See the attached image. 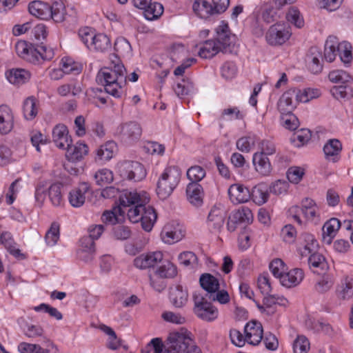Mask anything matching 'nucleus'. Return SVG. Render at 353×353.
Instances as JSON below:
<instances>
[{
  "label": "nucleus",
  "mask_w": 353,
  "mask_h": 353,
  "mask_svg": "<svg viewBox=\"0 0 353 353\" xmlns=\"http://www.w3.org/2000/svg\"><path fill=\"white\" fill-rule=\"evenodd\" d=\"M0 242L8 252L19 259H24L26 255L21 252V250L16 248V243L10 232H3L0 236Z\"/></svg>",
  "instance_id": "cd10ccee"
},
{
  "label": "nucleus",
  "mask_w": 353,
  "mask_h": 353,
  "mask_svg": "<svg viewBox=\"0 0 353 353\" xmlns=\"http://www.w3.org/2000/svg\"><path fill=\"white\" fill-rule=\"evenodd\" d=\"M150 196L145 192L123 190L119 196V206L114 208V211H105L102 214V220L105 223H114L117 216L125 213L132 223L141 221L142 228L150 232L157 219V214L154 209L148 205Z\"/></svg>",
  "instance_id": "f257e3e1"
},
{
  "label": "nucleus",
  "mask_w": 353,
  "mask_h": 353,
  "mask_svg": "<svg viewBox=\"0 0 353 353\" xmlns=\"http://www.w3.org/2000/svg\"><path fill=\"white\" fill-rule=\"evenodd\" d=\"M334 285L331 276L326 275L322 277L315 285V290L319 293H325L330 290Z\"/></svg>",
  "instance_id": "69168bd1"
},
{
  "label": "nucleus",
  "mask_w": 353,
  "mask_h": 353,
  "mask_svg": "<svg viewBox=\"0 0 353 353\" xmlns=\"http://www.w3.org/2000/svg\"><path fill=\"white\" fill-rule=\"evenodd\" d=\"M311 139V132L308 129H301L291 137V142L297 148L306 144Z\"/></svg>",
  "instance_id": "de8ad7c7"
},
{
  "label": "nucleus",
  "mask_w": 353,
  "mask_h": 353,
  "mask_svg": "<svg viewBox=\"0 0 353 353\" xmlns=\"http://www.w3.org/2000/svg\"><path fill=\"white\" fill-rule=\"evenodd\" d=\"M341 228V222L336 218H332L326 221L323 226V237L324 241L330 244L332 239L336 236Z\"/></svg>",
  "instance_id": "7c9ffc66"
},
{
  "label": "nucleus",
  "mask_w": 353,
  "mask_h": 353,
  "mask_svg": "<svg viewBox=\"0 0 353 353\" xmlns=\"http://www.w3.org/2000/svg\"><path fill=\"white\" fill-rule=\"evenodd\" d=\"M192 9L194 12L201 19H208L216 14L212 5L206 0H196L193 3Z\"/></svg>",
  "instance_id": "473e14b6"
},
{
  "label": "nucleus",
  "mask_w": 353,
  "mask_h": 353,
  "mask_svg": "<svg viewBox=\"0 0 353 353\" xmlns=\"http://www.w3.org/2000/svg\"><path fill=\"white\" fill-rule=\"evenodd\" d=\"M295 95L296 94L294 91H288L283 93L279 101V106L281 108H296V104L297 103H296L295 101H294V98L295 97Z\"/></svg>",
  "instance_id": "13d9d810"
},
{
  "label": "nucleus",
  "mask_w": 353,
  "mask_h": 353,
  "mask_svg": "<svg viewBox=\"0 0 353 353\" xmlns=\"http://www.w3.org/2000/svg\"><path fill=\"white\" fill-rule=\"evenodd\" d=\"M117 148V143L113 141H109L101 145L95 150V161L104 163L110 161L116 152Z\"/></svg>",
  "instance_id": "6ab92c4d"
},
{
  "label": "nucleus",
  "mask_w": 353,
  "mask_h": 353,
  "mask_svg": "<svg viewBox=\"0 0 353 353\" xmlns=\"http://www.w3.org/2000/svg\"><path fill=\"white\" fill-rule=\"evenodd\" d=\"M49 12V19L55 23H61L65 19V8L61 0H56L50 6Z\"/></svg>",
  "instance_id": "e433bc0d"
},
{
  "label": "nucleus",
  "mask_w": 353,
  "mask_h": 353,
  "mask_svg": "<svg viewBox=\"0 0 353 353\" xmlns=\"http://www.w3.org/2000/svg\"><path fill=\"white\" fill-rule=\"evenodd\" d=\"M269 188L265 183H259L252 189L250 199L258 205L266 203L269 199Z\"/></svg>",
  "instance_id": "c756f323"
},
{
  "label": "nucleus",
  "mask_w": 353,
  "mask_h": 353,
  "mask_svg": "<svg viewBox=\"0 0 353 353\" xmlns=\"http://www.w3.org/2000/svg\"><path fill=\"white\" fill-rule=\"evenodd\" d=\"M221 73L222 77L225 79H232L237 73V68L234 62L226 61L221 68Z\"/></svg>",
  "instance_id": "052dcab7"
},
{
  "label": "nucleus",
  "mask_w": 353,
  "mask_h": 353,
  "mask_svg": "<svg viewBox=\"0 0 353 353\" xmlns=\"http://www.w3.org/2000/svg\"><path fill=\"white\" fill-rule=\"evenodd\" d=\"M300 210L307 221L315 223L319 222L320 217L319 208L313 199L310 198L303 199Z\"/></svg>",
  "instance_id": "4be33fe9"
},
{
  "label": "nucleus",
  "mask_w": 353,
  "mask_h": 353,
  "mask_svg": "<svg viewBox=\"0 0 353 353\" xmlns=\"http://www.w3.org/2000/svg\"><path fill=\"white\" fill-rule=\"evenodd\" d=\"M163 259L161 252H153L141 254L134 260V265L139 269H146L154 267Z\"/></svg>",
  "instance_id": "4468645a"
},
{
  "label": "nucleus",
  "mask_w": 353,
  "mask_h": 353,
  "mask_svg": "<svg viewBox=\"0 0 353 353\" xmlns=\"http://www.w3.org/2000/svg\"><path fill=\"white\" fill-rule=\"evenodd\" d=\"M295 95V102L307 103L309 101L320 96V91L318 89L305 88L299 90Z\"/></svg>",
  "instance_id": "79ce46f5"
},
{
  "label": "nucleus",
  "mask_w": 353,
  "mask_h": 353,
  "mask_svg": "<svg viewBox=\"0 0 353 353\" xmlns=\"http://www.w3.org/2000/svg\"><path fill=\"white\" fill-rule=\"evenodd\" d=\"M339 41L336 37H327L324 49V57L328 62H332L338 55Z\"/></svg>",
  "instance_id": "4c0bfd02"
},
{
  "label": "nucleus",
  "mask_w": 353,
  "mask_h": 353,
  "mask_svg": "<svg viewBox=\"0 0 353 353\" xmlns=\"http://www.w3.org/2000/svg\"><path fill=\"white\" fill-rule=\"evenodd\" d=\"M336 296L339 299L345 300L353 296V278H343L336 289Z\"/></svg>",
  "instance_id": "f704fd0d"
},
{
  "label": "nucleus",
  "mask_w": 353,
  "mask_h": 353,
  "mask_svg": "<svg viewBox=\"0 0 353 353\" xmlns=\"http://www.w3.org/2000/svg\"><path fill=\"white\" fill-rule=\"evenodd\" d=\"M163 353H202L187 330L172 332L165 341Z\"/></svg>",
  "instance_id": "20e7f679"
},
{
  "label": "nucleus",
  "mask_w": 353,
  "mask_h": 353,
  "mask_svg": "<svg viewBox=\"0 0 353 353\" xmlns=\"http://www.w3.org/2000/svg\"><path fill=\"white\" fill-rule=\"evenodd\" d=\"M6 77L10 83L20 85L28 81L31 77V74L25 69L12 68L6 72Z\"/></svg>",
  "instance_id": "c85d7f7f"
},
{
  "label": "nucleus",
  "mask_w": 353,
  "mask_h": 353,
  "mask_svg": "<svg viewBox=\"0 0 353 353\" xmlns=\"http://www.w3.org/2000/svg\"><path fill=\"white\" fill-rule=\"evenodd\" d=\"M62 188L61 183H56L52 184L48 189V198L51 203L55 207L61 205L63 201L61 193Z\"/></svg>",
  "instance_id": "ea45409f"
},
{
  "label": "nucleus",
  "mask_w": 353,
  "mask_h": 353,
  "mask_svg": "<svg viewBox=\"0 0 353 353\" xmlns=\"http://www.w3.org/2000/svg\"><path fill=\"white\" fill-rule=\"evenodd\" d=\"M328 78L330 81L341 85L352 83V77L345 70H335L330 72Z\"/></svg>",
  "instance_id": "37998d69"
},
{
  "label": "nucleus",
  "mask_w": 353,
  "mask_h": 353,
  "mask_svg": "<svg viewBox=\"0 0 353 353\" xmlns=\"http://www.w3.org/2000/svg\"><path fill=\"white\" fill-rule=\"evenodd\" d=\"M186 194L188 200L195 206L203 203V190L199 183H190L187 185Z\"/></svg>",
  "instance_id": "bb28decb"
},
{
  "label": "nucleus",
  "mask_w": 353,
  "mask_h": 353,
  "mask_svg": "<svg viewBox=\"0 0 353 353\" xmlns=\"http://www.w3.org/2000/svg\"><path fill=\"white\" fill-rule=\"evenodd\" d=\"M117 172L123 179L139 181L146 176L144 166L137 161H124L117 165Z\"/></svg>",
  "instance_id": "6e6552de"
},
{
  "label": "nucleus",
  "mask_w": 353,
  "mask_h": 353,
  "mask_svg": "<svg viewBox=\"0 0 353 353\" xmlns=\"http://www.w3.org/2000/svg\"><path fill=\"white\" fill-rule=\"evenodd\" d=\"M199 283L201 288L211 294H214L220 286L218 279L209 273L202 274Z\"/></svg>",
  "instance_id": "c9c22d12"
},
{
  "label": "nucleus",
  "mask_w": 353,
  "mask_h": 353,
  "mask_svg": "<svg viewBox=\"0 0 353 353\" xmlns=\"http://www.w3.org/2000/svg\"><path fill=\"white\" fill-rule=\"evenodd\" d=\"M305 174L304 169L301 167H290L287 171V177L290 182L297 184Z\"/></svg>",
  "instance_id": "680f3d73"
},
{
  "label": "nucleus",
  "mask_w": 353,
  "mask_h": 353,
  "mask_svg": "<svg viewBox=\"0 0 353 353\" xmlns=\"http://www.w3.org/2000/svg\"><path fill=\"white\" fill-rule=\"evenodd\" d=\"M61 64L65 74H78L82 70L81 65L69 57L62 58Z\"/></svg>",
  "instance_id": "49530a36"
},
{
  "label": "nucleus",
  "mask_w": 353,
  "mask_h": 353,
  "mask_svg": "<svg viewBox=\"0 0 353 353\" xmlns=\"http://www.w3.org/2000/svg\"><path fill=\"white\" fill-rule=\"evenodd\" d=\"M181 173L175 166L166 168L160 175L157 182V194L164 200L168 198L177 187L181 180Z\"/></svg>",
  "instance_id": "39448f33"
},
{
  "label": "nucleus",
  "mask_w": 353,
  "mask_h": 353,
  "mask_svg": "<svg viewBox=\"0 0 353 353\" xmlns=\"http://www.w3.org/2000/svg\"><path fill=\"white\" fill-rule=\"evenodd\" d=\"M193 301V312L198 318L208 322L213 321L218 318V309L208 301L203 295L200 293H194Z\"/></svg>",
  "instance_id": "0eeeda50"
},
{
  "label": "nucleus",
  "mask_w": 353,
  "mask_h": 353,
  "mask_svg": "<svg viewBox=\"0 0 353 353\" xmlns=\"http://www.w3.org/2000/svg\"><path fill=\"white\" fill-rule=\"evenodd\" d=\"M226 216L225 210L221 205H214L210 210L207 223L212 232H219L223 228Z\"/></svg>",
  "instance_id": "f8f14e48"
},
{
  "label": "nucleus",
  "mask_w": 353,
  "mask_h": 353,
  "mask_svg": "<svg viewBox=\"0 0 353 353\" xmlns=\"http://www.w3.org/2000/svg\"><path fill=\"white\" fill-rule=\"evenodd\" d=\"M114 49L121 56H129L131 54L132 47L129 41L124 37H119L114 42Z\"/></svg>",
  "instance_id": "09e8293b"
},
{
  "label": "nucleus",
  "mask_w": 353,
  "mask_h": 353,
  "mask_svg": "<svg viewBox=\"0 0 353 353\" xmlns=\"http://www.w3.org/2000/svg\"><path fill=\"white\" fill-rule=\"evenodd\" d=\"M281 125L289 130H295L299 126V121L292 112H283L281 116Z\"/></svg>",
  "instance_id": "a18cd8bd"
},
{
  "label": "nucleus",
  "mask_w": 353,
  "mask_h": 353,
  "mask_svg": "<svg viewBox=\"0 0 353 353\" xmlns=\"http://www.w3.org/2000/svg\"><path fill=\"white\" fill-rule=\"evenodd\" d=\"M231 215L233 216V220L238 221L239 223H249L252 221L253 217L251 210L245 207L234 211Z\"/></svg>",
  "instance_id": "3c124183"
},
{
  "label": "nucleus",
  "mask_w": 353,
  "mask_h": 353,
  "mask_svg": "<svg viewBox=\"0 0 353 353\" xmlns=\"http://www.w3.org/2000/svg\"><path fill=\"white\" fill-rule=\"evenodd\" d=\"M50 5L41 1H34L29 3V12L37 18L48 19Z\"/></svg>",
  "instance_id": "2f4dec72"
},
{
  "label": "nucleus",
  "mask_w": 353,
  "mask_h": 353,
  "mask_svg": "<svg viewBox=\"0 0 353 353\" xmlns=\"http://www.w3.org/2000/svg\"><path fill=\"white\" fill-rule=\"evenodd\" d=\"M332 95L336 99H349L353 96L352 83L335 85L330 89Z\"/></svg>",
  "instance_id": "58836bf2"
},
{
  "label": "nucleus",
  "mask_w": 353,
  "mask_h": 353,
  "mask_svg": "<svg viewBox=\"0 0 353 353\" xmlns=\"http://www.w3.org/2000/svg\"><path fill=\"white\" fill-rule=\"evenodd\" d=\"M192 83L188 79H182L181 82L176 83L174 92L179 97H183L188 94L192 90Z\"/></svg>",
  "instance_id": "338daca9"
},
{
  "label": "nucleus",
  "mask_w": 353,
  "mask_h": 353,
  "mask_svg": "<svg viewBox=\"0 0 353 353\" xmlns=\"http://www.w3.org/2000/svg\"><path fill=\"white\" fill-rule=\"evenodd\" d=\"M12 116L8 112H7L6 116L0 114V133L6 134L12 130Z\"/></svg>",
  "instance_id": "0e129e2a"
},
{
  "label": "nucleus",
  "mask_w": 353,
  "mask_h": 353,
  "mask_svg": "<svg viewBox=\"0 0 353 353\" xmlns=\"http://www.w3.org/2000/svg\"><path fill=\"white\" fill-rule=\"evenodd\" d=\"M246 342L252 345L261 343L263 339V330L262 325L256 321L249 322L245 326Z\"/></svg>",
  "instance_id": "ddd939ff"
},
{
  "label": "nucleus",
  "mask_w": 353,
  "mask_h": 353,
  "mask_svg": "<svg viewBox=\"0 0 353 353\" xmlns=\"http://www.w3.org/2000/svg\"><path fill=\"white\" fill-rule=\"evenodd\" d=\"M291 36L290 27L285 23L272 25L265 34L267 42L271 46H280L288 41Z\"/></svg>",
  "instance_id": "9d476101"
},
{
  "label": "nucleus",
  "mask_w": 353,
  "mask_h": 353,
  "mask_svg": "<svg viewBox=\"0 0 353 353\" xmlns=\"http://www.w3.org/2000/svg\"><path fill=\"white\" fill-rule=\"evenodd\" d=\"M304 278L303 270L294 268L289 272H285L281 276L280 282L282 285L286 288H292L299 285Z\"/></svg>",
  "instance_id": "a878e982"
},
{
  "label": "nucleus",
  "mask_w": 353,
  "mask_h": 353,
  "mask_svg": "<svg viewBox=\"0 0 353 353\" xmlns=\"http://www.w3.org/2000/svg\"><path fill=\"white\" fill-rule=\"evenodd\" d=\"M204 168L199 165L191 166L187 171V177L191 183H199L205 176Z\"/></svg>",
  "instance_id": "5fc2aeb1"
},
{
  "label": "nucleus",
  "mask_w": 353,
  "mask_h": 353,
  "mask_svg": "<svg viewBox=\"0 0 353 353\" xmlns=\"http://www.w3.org/2000/svg\"><path fill=\"white\" fill-rule=\"evenodd\" d=\"M270 270L275 277L280 279L281 276L284 274L288 268L281 259H276L270 263Z\"/></svg>",
  "instance_id": "bf43d9fd"
},
{
  "label": "nucleus",
  "mask_w": 353,
  "mask_h": 353,
  "mask_svg": "<svg viewBox=\"0 0 353 353\" xmlns=\"http://www.w3.org/2000/svg\"><path fill=\"white\" fill-rule=\"evenodd\" d=\"M298 241L299 245V251L302 256H307L316 252L318 243L312 234L303 232L301 234Z\"/></svg>",
  "instance_id": "2eb2a0df"
},
{
  "label": "nucleus",
  "mask_w": 353,
  "mask_h": 353,
  "mask_svg": "<svg viewBox=\"0 0 353 353\" xmlns=\"http://www.w3.org/2000/svg\"><path fill=\"white\" fill-rule=\"evenodd\" d=\"M65 149L67 150L65 157L71 162L81 161L89 152L88 145L81 141H78L74 145L71 143Z\"/></svg>",
  "instance_id": "f3484780"
},
{
  "label": "nucleus",
  "mask_w": 353,
  "mask_h": 353,
  "mask_svg": "<svg viewBox=\"0 0 353 353\" xmlns=\"http://www.w3.org/2000/svg\"><path fill=\"white\" fill-rule=\"evenodd\" d=\"M60 227L59 224L54 222L51 224L50 229L46 234L45 240L46 243L50 246H54L59 239Z\"/></svg>",
  "instance_id": "603ef678"
},
{
  "label": "nucleus",
  "mask_w": 353,
  "mask_h": 353,
  "mask_svg": "<svg viewBox=\"0 0 353 353\" xmlns=\"http://www.w3.org/2000/svg\"><path fill=\"white\" fill-rule=\"evenodd\" d=\"M185 235L184 226L176 221L166 223L161 232V239L168 244H173L181 241Z\"/></svg>",
  "instance_id": "9b49d317"
},
{
  "label": "nucleus",
  "mask_w": 353,
  "mask_h": 353,
  "mask_svg": "<svg viewBox=\"0 0 353 353\" xmlns=\"http://www.w3.org/2000/svg\"><path fill=\"white\" fill-rule=\"evenodd\" d=\"M230 199L234 204L246 203L250 199V191L245 186L235 183L228 189Z\"/></svg>",
  "instance_id": "dca6fc26"
},
{
  "label": "nucleus",
  "mask_w": 353,
  "mask_h": 353,
  "mask_svg": "<svg viewBox=\"0 0 353 353\" xmlns=\"http://www.w3.org/2000/svg\"><path fill=\"white\" fill-rule=\"evenodd\" d=\"M170 300L175 307H182L188 302V293L181 285H176L170 289Z\"/></svg>",
  "instance_id": "b1692460"
},
{
  "label": "nucleus",
  "mask_w": 353,
  "mask_h": 353,
  "mask_svg": "<svg viewBox=\"0 0 353 353\" xmlns=\"http://www.w3.org/2000/svg\"><path fill=\"white\" fill-rule=\"evenodd\" d=\"M79 37L85 46L91 51L105 52L111 48L109 37L102 33H95L88 27L79 30Z\"/></svg>",
  "instance_id": "423d86ee"
},
{
  "label": "nucleus",
  "mask_w": 353,
  "mask_h": 353,
  "mask_svg": "<svg viewBox=\"0 0 353 353\" xmlns=\"http://www.w3.org/2000/svg\"><path fill=\"white\" fill-rule=\"evenodd\" d=\"M126 69L123 63L112 61L109 67L100 70L97 76V81L104 86L107 93L114 97H119L121 90L126 85Z\"/></svg>",
  "instance_id": "f03ea898"
},
{
  "label": "nucleus",
  "mask_w": 353,
  "mask_h": 353,
  "mask_svg": "<svg viewBox=\"0 0 353 353\" xmlns=\"http://www.w3.org/2000/svg\"><path fill=\"white\" fill-rule=\"evenodd\" d=\"M310 342L304 336H298L293 344L294 353H307L310 350Z\"/></svg>",
  "instance_id": "e2e57ef3"
},
{
  "label": "nucleus",
  "mask_w": 353,
  "mask_h": 353,
  "mask_svg": "<svg viewBox=\"0 0 353 353\" xmlns=\"http://www.w3.org/2000/svg\"><path fill=\"white\" fill-rule=\"evenodd\" d=\"M321 52L316 47L312 46L310 48L305 61L307 64L308 69L313 74H318L323 70V65L320 62L321 58Z\"/></svg>",
  "instance_id": "5701e85b"
},
{
  "label": "nucleus",
  "mask_w": 353,
  "mask_h": 353,
  "mask_svg": "<svg viewBox=\"0 0 353 353\" xmlns=\"http://www.w3.org/2000/svg\"><path fill=\"white\" fill-rule=\"evenodd\" d=\"M94 178L97 185L103 186L113 181V173L111 170L103 168L96 172Z\"/></svg>",
  "instance_id": "8fccbe9b"
},
{
  "label": "nucleus",
  "mask_w": 353,
  "mask_h": 353,
  "mask_svg": "<svg viewBox=\"0 0 353 353\" xmlns=\"http://www.w3.org/2000/svg\"><path fill=\"white\" fill-rule=\"evenodd\" d=\"M308 265L312 271L316 272L318 270H324L327 266L325 257L318 252L309 255Z\"/></svg>",
  "instance_id": "c03bdc74"
},
{
  "label": "nucleus",
  "mask_w": 353,
  "mask_h": 353,
  "mask_svg": "<svg viewBox=\"0 0 353 353\" xmlns=\"http://www.w3.org/2000/svg\"><path fill=\"white\" fill-rule=\"evenodd\" d=\"M216 37L214 40H207L200 47L198 53L201 58L210 59L219 52H231L233 41L228 24L223 23L216 28Z\"/></svg>",
  "instance_id": "7ed1b4c3"
},
{
  "label": "nucleus",
  "mask_w": 353,
  "mask_h": 353,
  "mask_svg": "<svg viewBox=\"0 0 353 353\" xmlns=\"http://www.w3.org/2000/svg\"><path fill=\"white\" fill-rule=\"evenodd\" d=\"M256 170L262 175L270 174L272 170L269 159L263 153H254L252 159Z\"/></svg>",
  "instance_id": "72a5a7b5"
},
{
  "label": "nucleus",
  "mask_w": 353,
  "mask_h": 353,
  "mask_svg": "<svg viewBox=\"0 0 353 353\" xmlns=\"http://www.w3.org/2000/svg\"><path fill=\"white\" fill-rule=\"evenodd\" d=\"M90 190V185L87 183H82L78 187L72 189L68 195L70 204L74 208L81 207L85 201V194Z\"/></svg>",
  "instance_id": "412c9836"
},
{
  "label": "nucleus",
  "mask_w": 353,
  "mask_h": 353,
  "mask_svg": "<svg viewBox=\"0 0 353 353\" xmlns=\"http://www.w3.org/2000/svg\"><path fill=\"white\" fill-rule=\"evenodd\" d=\"M52 139L56 146L63 150H65L67 146L72 143V139L68 134V128L63 124L57 125L53 128Z\"/></svg>",
  "instance_id": "aec40b11"
},
{
  "label": "nucleus",
  "mask_w": 353,
  "mask_h": 353,
  "mask_svg": "<svg viewBox=\"0 0 353 353\" xmlns=\"http://www.w3.org/2000/svg\"><path fill=\"white\" fill-rule=\"evenodd\" d=\"M43 343L46 347L37 344L22 342L19 343L18 350L21 353H50L52 349L56 348L53 343L48 339H45Z\"/></svg>",
  "instance_id": "393cba45"
},
{
  "label": "nucleus",
  "mask_w": 353,
  "mask_h": 353,
  "mask_svg": "<svg viewBox=\"0 0 353 353\" xmlns=\"http://www.w3.org/2000/svg\"><path fill=\"white\" fill-rule=\"evenodd\" d=\"M163 12V7L162 4L158 2H152L148 5L143 10V14L146 19L152 21L158 19Z\"/></svg>",
  "instance_id": "a19ab883"
},
{
  "label": "nucleus",
  "mask_w": 353,
  "mask_h": 353,
  "mask_svg": "<svg viewBox=\"0 0 353 353\" xmlns=\"http://www.w3.org/2000/svg\"><path fill=\"white\" fill-rule=\"evenodd\" d=\"M288 21L294 24L296 28H301L304 25V21L301 16L300 12L294 7H291L286 14Z\"/></svg>",
  "instance_id": "4d7b16f0"
},
{
  "label": "nucleus",
  "mask_w": 353,
  "mask_h": 353,
  "mask_svg": "<svg viewBox=\"0 0 353 353\" xmlns=\"http://www.w3.org/2000/svg\"><path fill=\"white\" fill-rule=\"evenodd\" d=\"M141 134L142 128L135 121L121 123L115 131V135L127 143H133L139 141Z\"/></svg>",
  "instance_id": "1a4fd4ad"
},
{
  "label": "nucleus",
  "mask_w": 353,
  "mask_h": 353,
  "mask_svg": "<svg viewBox=\"0 0 353 353\" xmlns=\"http://www.w3.org/2000/svg\"><path fill=\"white\" fill-rule=\"evenodd\" d=\"M342 143L339 139H329L323 146L325 158L329 161L336 163L340 160Z\"/></svg>",
  "instance_id": "a211bd4d"
},
{
  "label": "nucleus",
  "mask_w": 353,
  "mask_h": 353,
  "mask_svg": "<svg viewBox=\"0 0 353 353\" xmlns=\"http://www.w3.org/2000/svg\"><path fill=\"white\" fill-rule=\"evenodd\" d=\"M351 48L352 46L350 43L347 41L339 42L338 55L341 61L344 63H348L352 61V56Z\"/></svg>",
  "instance_id": "864d4df0"
},
{
  "label": "nucleus",
  "mask_w": 353,
  "mask_h": 353,
  "mask_svg": "<svg viewBox=\"0 0 353 353\" xmlns=\"http://www.w3.org/2000/svg\"><path fill=\"white\" fill-rule=\"evenodd\" d=\"M36 312H40L43 310L45 312L49 314V315L57 320H61L63 318L62 314L55 307H53L48 304L41 303L38 306L34 307Z\"/></svg>",
  "instance_id": "774afa93"
},
{
  "label": "nucleus",
  "mask_w": 353,
  "mask_h": 353,
  "mask_svg": "<svg viewBox=\"0 0 353 353\" xmlns=\"http://www.w3.org/2000/svg\"><path fill=\"white\" fill-rule=\"evenodd\" d=\"M157 274L161 278H172L177 274L176 267L167 261L157 270Z\"/></svg>",
  "instance_id": "6e6d98bb"
}]
</instances>
